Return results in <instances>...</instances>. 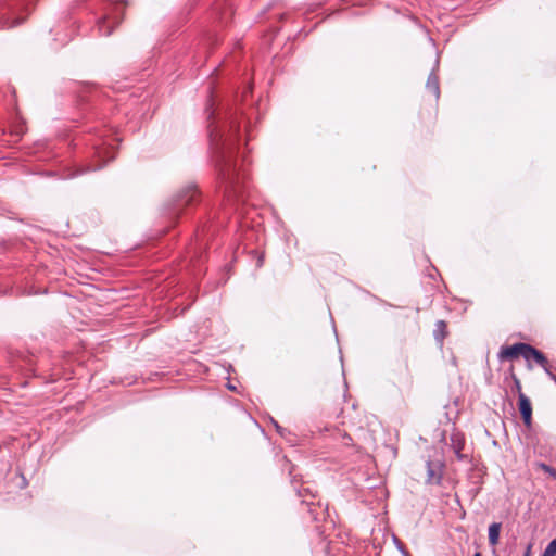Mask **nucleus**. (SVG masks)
Instances as JSON below:
<instances>
[{
  "label": "nucleus",
  "mask_w": 556,
  "mask_h": 556,
  "mask_svg": "<svg viewBox=\"0 0 556 556\" xmlns=\"http://www.w3.org/2000/svg\"><path fill=\"white\" fill-rule=\"evenodd\" d=\"M302 504H306L308 511L313 515V519L316 520L317 513L315 511V504L313 502H306L305 500L302 501Z\"/></svg>",
  "instance_id": "16"
},
{
  "label": "nucleus",
  "mask_w": 556,
  "mask_h": 556,
  "mask_svg": "<svg viewBox=\"0 0 556 556\" xmlns=\"http://www.w3.org/2000/svg\"><path fill=\"white\" fill-rule=\"evenodd\" d=\"M511 378H513L514 387H515L518 395L520 393H523L522 390H521V382H520L519 378L514 374V371H511Z\"/></svg>",
  "instance_id": "15"
},
{
  "label": "nucleus",
  "mask_w": 556,
  "mask_h": 556,
  "mask_svg": "<svg viewBox=\"0 0 556 556\" xmlns=\"http://www.w3.org/2000/svg\"><path fill=\"white\" fill-rule=\"evenodd\" d=\"M451 446L458 460L465 459V455L462 453L465 447V439L460 432L451 434Z\"/></svg>",
  "instance_id": "7"
},
{
  "label": "nucleus",
  "mask_w": 556,
  "mask_h": 556,
  "mask_svg": "<svg viewBox=\"0 0 556 556\" xmlns=\"http://www.w3.org/2000/svg\"><path fill=\"white\" fill-rule=\"evenodd\" d=\"M444 464L441 462H427V482L440 485L443 478Z\"/></svg>",
  "instance_id": "4"
},
{
  "label": "nucleus",
  "mask_w": 556,
  "mask_h": 556,
  "mask_svg": "<svg viewBox=\"0 0 556 556\" xmlns=\"http://www.w3.org/2000/svg\"><path fill=\"white\" fill-rule=\"evenodd\" d=\"M262 262H263V260H262V258H260V260H258V266H261V265H262Z\"/></svg>",
  "instance_id": "21"
},
{
  "label": "nucleus",
  "mask_w": 556,
  "mask_h": 556,
  "mask_svg": "<svg viewBox=\"0 0 556 556\" xmlns=\"http://www.w3.org/2000/svg\"><path fill=\"white\" fill-rule=\"evenodd\" d=\"M447 336V325L444 320H438L434 326L433 337L435 341L443 344L444 339Z\"/></svg>",
  "instance_id": "10"
},
{
  "label": "nucleus",
  "mask_w": 556,
  "mask_h": 556,
  "mask_svg": "<svg viewBox=\"0 0 556 556\" xmlns=\"http://www.w3.org/2000/svg\"><path fill=\"white\" fill-rule=\"evenodd\" d=\"M538 468L542 469L544 472H546L547 475H549L552 478L556 479V469L553 468L552 466L545 464V463H538L536 464Z\"/></svg>",
  "instance_id": "13"
},
{
  "label": "nucleus",
  "mask_w": 556,
  "mask_h": 556,
  "mask_svg": "<svg viewBox=\"0 0 556 556\" xmlns=\"http://www.w3.org/2000/svg\"><path fill=\"white\" fill-rule=\"evenodd\" d=\"M125 4L123 2L109 3L104 8V14L98 20L97 27L102 36H110L124 15Z\"/></svg>",
  "instance_id": "2"
},
{
  "label": "nucleus",
  "mask_w": 556,
  "mask_h": 556,
  "mask_svg": "<svg viewBox=\"0 0 556 556\" xmlns=\"http://www.w3.org/2000/svg\"><path fill=\"white\" fill-rule=\"evenodd\" d=\"M212 105H213V104H210V105H208V108H207V111L210 112V113H208V118H210V119H212V118H213V116H214V110L212 109Z\"/></svg>",
  "instance_id": "19"
},
{
  "label": "nucleus",
  "mask_w": 556,
  "mask_h": 556,
  "mask_svg": "<svg viewBox=\"0 0 556 556\" xmlns=\"http://www.w3.org/2000/svg\"><path fill=\"white\" fill-rule=\"evenodd\" d=\"M426 88L435 97V99H439V97H440L439 76L434 70L428 76V79L426 83Z\"/></svg>",
  "instance_id": "9"
},
{
  "label": "nucleus",
  "mask_w": 556,
  "mask_h": 556,
  "mask_svg": "<svg viewBox=\"0 0 556 556\" xmlns=\"http://www.w3.org/2000/svg\"><path fill=\"white\" fill-rule=\"evenodd\" d=\"M197 194V190L194 187H189L185 191L180 192L175 200L176 208L188 205L192 203Z\"/></svg>",
  "instance_id": "8"
},
{
  "label": "nucleus",
  "mask_w": 556,
  "mask_h": 556,
  "mask_svg": "<svg viewBox=\"0 0 556 556\" xmlns=\"http://www.w3.org/2000/svg\"><path fill=\"white\" fill-rule=\"evenodd\" d=\"M526 556H529V554L527 553Z\"/></svg>",
  "instance_id": "22"
},
{
  "label": "nucleus",
  "mask_w": 556,
  "mask_h": 556,
  "mask_svg": "<svg viewBox=\"0 0 556 556\" xmlns=\"http://www.w3.org/2000/svg\"><path fill=\"white\" fill-rule=\"evenodd\" d=\"M523 358L528 362L530 359H534L536 364L545 370L548 377H551L553 380H556V376L549 369L546 356L540 350L529 344L527 354L523 355Z\"/></svg>",
  "instance_id": "3"
},
{
  "label": "nucleus",
  "mask_w": 556,
  "mask_h": 556,
  "mask_svg": "<svg viewBox=\"0 0 556 556\" xmlns=\"http://www.w3.org/2000/svg\"><path fill=\"white\" fill-rule=\"evenodd\" d=\"M541 556H556V538L547 544Z\"/></svg>",
  "instance_id": "12"
},
{
  "label": "nucleus",
  "mask_w": 556,
  "mask_h": 556,
  "mask_svg": "<svg viewBox=\"0 0 556 556\" xmlns=\"http://www.w3.org/2000/svg\"><path fill=\"white\" fill-rule=\"evenodd\" d=\"M528 346H529L528 343H522V342L515 343L513 345L502 346L500 350V353H498V357L500 358H508V359L515 358L519 355H521L523 357V355L527 354Z\"/></svg>",
  "instance_id": "5"
},
{
  "label": "nucleus",
  "mask_w": 556,
  "mask_h": 556,
  "mask_svg": "<svg viewBox=\"0 0 556 556\" xmlns=\"http://www.w3.org/2000/svg\"><path fill=\"white\" fill-rule=\"evenodd\" d=\"M473 556H481V553L477 552L473 554Z\"/></svg>",
  "instance_id": "20"
},
{
  "label": "nucleus",
  "mask_w": 556,
  "mask_h": 556,
  "mask_svg": "<svg viewBox=\"0 0 556 556\" xmlns=\"http://www.w3.org/2000/svg\"><path fill=\"white\" fill-rule=\"evenodd\" d=\"M518 406L525 425L529 426L532 420V406L529 397L525 393L519 394Z\"/></svg>",
  "instance_id": "6"
},
{
  "label": "nucleus",
  "mask_w": 556,
  "mask_h": 556,
  "mask_svg": "<svg viewBox=\"0 0 556 556\" xmlns=\"http://www.w3.org/2000/svg\"><path fill=\"white\" fill-rule=\"evenodd\" d=\"M20 23H21L20 20H15L13 22L5 20L4 22H2L1 28H12V27L18 25Z\"/></svg>",
  "instance_id": "17"
},
{
  "label": "nucleus",
  "mask_w": 556,
  "mask_h": 556,
  "mask_svg": "<svg viewBox=\"0 0 556 556\" xmlns=\"http://www.w3.org/2000/svg\"><path fill=\"white\" fill-rule=\"evenodd\" d=\"M501 527H502V523H500V522H493L490 525L489 531H488V538H489L490 545L495 546L498 543Z\"/></svg>",
  "instance_id": "11"
},
{
  "label": "nucleus",
  "mask_w": 556,
  "mask_h": 556,
  "mask_svg": "<svg viewBox=\"0 0 556 556\" xmlns=\"http://www.w3.org/2000/svg\"><path fill=\"white\" fill-rule=\"evenodd\" d=\"M100 168H101V165L100 166H88V167H86L84 169H80L79 172H75V173H73L71 175H67L66 178H73V177H75V176H77L79 174H83L85 172L97 170V169H100Z\"/></svg>",
  "instance_id": "14"
},
{
  "label": "nucleus",
  "mask_w": 556,
  "mask_h": 556,
  "mask_svg": "<svg viewBox=\"0 0 556 556\" xmlns=\"http://www.w3.org/2000/svg\"><path fill=\"white\" fill-rule=\"evenodd\" d=\"M239 131L240 123L233 115H229L220 125L214 121L208 125L212 159L218 180L229 200L242 198L245 179V174L241 173L236 159Z\"/></svg>",
  "instance_id": "1"
},
{
  "label": "nucleus",
  "mask_w": 556,
  "mask_h": 556,
  "mask_svg": "<svg viewBox=\"0 0 556 556\" xmlns=\"http://www.w3.org/2000/svg\"><path fill=\"white\" fill-rule=\"evenodd\" d=\"M351 442H352V438L348 433H344L343 434V444L344 445H350Z\"/></svg>",
  "instance_id": "18"
}]
</instances>
